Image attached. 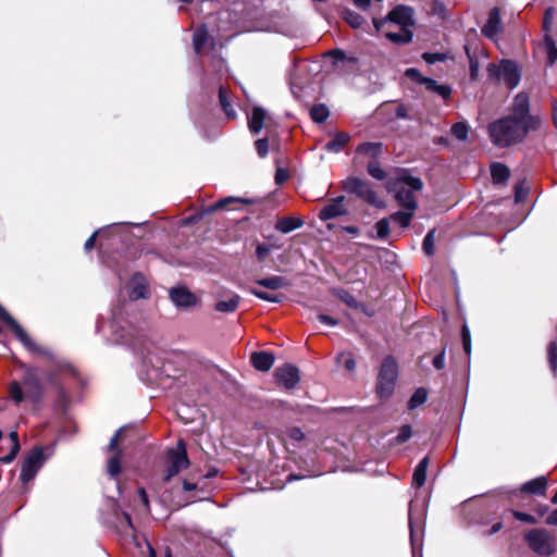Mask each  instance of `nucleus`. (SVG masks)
I'll use <instances>...</instances> for the list:
<instances>
[{
  "instance_id": "26",
  "label": "nucleus",
  "mask_w": 557,
  "mask_h": 557,
  "mask_svg": "<svg viewBox=\"0 0 557 557\" xmlns=\"http://www.w3.org/2000/svg\"><path fill=\"white\" fill-rule=\"evenodd\" d=\"M256 283L262 287H265V288H269L272 290L285 288L289 285L288 281L285 277L280 276V275H273V276H269V277H264V278H259L256 281Z\"/></svg>"
},
{
  "instance_id": "57",
  "label": "nucleus",
  "mask_w": 557,
  "mask_h": 557,
  "mask_svg": "<svg viewBox=\"0 0 557 557\" xmlns=\"http://www.w3.org/2000/svg\"><path fill=\"white\" fill-rule=\"evenodd\" d=\"M433 366L437 370H442L445 367V352L442 351L433 358Z\"/></svg>"
},
{
  "instance_id": "64",
  "label": "nucleus",
  "mask_w": 557,
  "mask_h": 557,
  "mask_svg": "<svg viewBox=\"0 0 557 557\" xmlns=\"http://www.w3.org/2000/svg\"><path fill=\"white\" fill-rule=\"evenodd\" d=\"M545 522L548 525L557 527V509H555L550 512V515L546 518Z\"/></svg>"
},
{
  "instance_id": "17",
  "label": "nucleus",
  "mask_w": 557,
  "mask_h": 557,
  "mask_svg": "<svg viewBox=\"0 0 557 557\" xmlns=\"http://www.w3.org/2000/svg\"><path fill=\"white\" fill-rule=\"evenodd\" d=\"M128 296L133 300L148 298L149 287L146 278L141 274L136 273L131 278L128 283Z\"/></svg>"
},
{
  "instance_id": "58",
  "label": "nucleus",
  "mask_w": 557,
  "mask_h": 557,
  "mask_svg": "<svg viewBox=\"0 0 557 557\" xmlns=\"http://www.w3.org/2000/svg\"><path fill=\"white\" fill-rule=\"evenodd\" d=\"M289 174H288V171L285 170V169H277L276 173H275V182L276 184L281 185L283 184L284 182L287 181Z\"/></svg>"
},
{
  "instance_id": "61",
  "label": "nucleus",
  "mask_w": 557,
  "mask_h": 557,
  "mask_svg": "<svg viewBox=\"0 0 557 557\" xmlns=\"http://www.w3.org/2000/svg\"><path fill=\"white\" fill-rule=\"evenodd\" d=\"M219 100L221 107H223L226 103H230L228 92L224 86H221L219 89Z\"/></svg>"
},
{
  "instance_id": "60",
  "label": "nucleus",
  "mask_w": 557,
  "mask_h": 557,
  "mask_svg": "<svg viewBox=\"0 0 557 557\" xmlns=\"http://www.w3.org/2000/svg\"><path fill=\"white\" fill-rule=\"evenodd\" d=\"M18 450H20V444H15L14 446H12L11 451L5 457L2 458V461L4 463H9V462L13 461L14 458L16 457Z\"/></svg>"
},
{
  "instance_id": "28",
  "label": "nucleus",
  "mask_w": 557,
  "mask_h": 557,
  "mask_svg": "<svg viewBox=\"0 0 557 557\" xmlns=\"http://www.w3.org/2000/svg\"><path fill=\"white\" fill-rule=\"evenodd\" d=\"M350 136L347 133H336L335 136L325 144L324 149L330 152H339L349 141Z\"/></svg>"
},
{
  "instance_id": "27",
  "label": "nucleus",
  "mask_w": 557,
  "mask_h": 557,
  "mask_svg": "<svg viewBox=\"0 0 557 557\" xmlns=\"http://www.w3.org/2000/svg\"><path fill=\"white\" fill-rule=\"evenodd\" d=\"M429 457H424L420 460L418 466L416 467L412 475V485L416 487H421L425 483L426 479V470L429 467Z\"/></svg>"
},
{
  "instance_id": "56",
  "label": "nucleus",
  "mask_w": 557,
  "mask_h": 557,
  "mask_svg": "<svg viewBox=\"0 0 557 557\" xmlns=\"http://www.w3.org/2000/svg\"><path fill=\"white\" fill-rule=\"evenodd\" d=\"M233 201H242V202H246V203L250 202L249 200H245V199H242V198L227 197V198L219 200L216 202V205L214 206V208L215 209L224 208L227 203L233 202Z\"/></svg>"
},
{
  "instance_id": "55",
  "label": "nucleus",
  "mask_w": 557,
  "mask_h": 557,
  "mask_svg": "<svg viewBox=\"0 0 557 557\" xmlns=\"http://www.w3.org/2000/svg\"><path fill=\"white\" fill-rule=\"evenodd\" d=\"M552 21H553V9L548 8L545 12L544 22H543V28L546 34L550 29Z\"/></svg>"
},
{
  "instance_id": "18",
  "label": "nucleus",
  "mask_w": 557,
  "mask_h": 557,
  "mask_svg": "<svg viewBox=\"0 0 557 557\" xmlns=\"http://www.w3.org/2000/svg\"><path fill=\"white\" fill-rule=\"evenodd\" d=\"M120 436V431H117L114 436L111 438L108 449L110 451H113V456H111L108 460V472L112 478L117 476V474L121 471V458H122V451L121 449H117V441Z\"/></svg>"
},
{
  "instance_id": "49",
  "label": "nucleus",
  "mask_w": 557,
  "mask_h": 557,
  "mask_svg": "<svg viewBox=\"0 0 557 557\" xmlns=\"http://www.w3.org/2000/svg\"><path fill=\"white\" fill-rule=\"evenodd\" d=\"M405 75L420 85H423V79H426V77L421 75V73L414 67L407 69Z\"/></svg>"
},
{
  "instance_id": "40",
  "label": "nucleus",
  "mask_w": 557,
  "mask_h": 557,
  "mask_svg": "<svg viewBox=\"0 0 557 557\" xmlns=\"http://www.w3.org/2000/svg\"><path fill=\"white\" fill-rule=\"evenodd\" d=\"M376 237L380 239H384L389 234V219L384 218L375 223Z\"/></svg>"
},
{
  "instance_id": "36",
  "label": "nucleus",
  "mask_w": 557,
  "mask_h": 557,
  "mask_svg": "<svg viewBox=\"0 0 557 557\" xmlns=\"http://www.w3.org/2000/svg\"><path fill=\"white\" fill-rule=\"evenodd\" d=\"M330 115L329 108L325 104H314L310 110L311 119L317 123H323Z\"/></svg>"
},
{
  "instance_id": "51",
  "label": "nucleus",
  "mask_w": 557,
  "mask_h": 557,
  "mask_svg": "<svg viewBox=\"0 0 557 557\" xmlns=\"http://www.w3.org/2000/svg\"><path fill=\"white\" fill-rule=\"evenodd\" d=\"M256 149L259 157L263 158L268 154L269 143L267 138H260L256 141Z\"/></svg>"
},
{
  "instance_id": "7",
  "label": "nucleus",
  "mask_w": 557,
  "mask_h": 557,
  "mask_svg": "<svg viewBox=\"0 0 557 557\" xmlns=\"http://www.w3.org/2000/svg\"><path fill=\"white\" fill-rule=\"evenodd\" d=\"M398 376V367L392 357H386L380 368L377 376V395L381 399L388 398L394 391Z\"/></svg>"
},
{
  "instance_id": "30",
  "label": "nucleus",
  "mask_w": 557,
  "mask_h": 557,
  "mask_svg": "<svg viewBox=\"0 0 557 557\" xmlns=\"http://www.w3.org/2000/svg\"><path fill=\"white\" fill-rule=\"evenodd\" d=\"M240 297L237 294H232L226 300H219L214 308L219 312L230 313L234 312L239 305Z\"/></svg>"
},
{
  "instance_id": "47",
  "label": "nucleus",
  "mask_w": 557,
  "mask_h": 557,
  "mask_svg": "<svg viewBox=\"0 0 557 557\" xmlns=\"http://www.w3.org/2000/svg\"><path fill=\"white\" fill-rule=\"evenodd\" d=\"M461 336H462L463 350H465V352L467 355H470V351H471V337H470V330L467 326V324H465L462 326Z\"/></svg>"
},
{
  "instance_id": "25",
  "label": "nucleus",
  "mask_w": 557,
  "mask_h": 557,
  "mask_svg": "<svg viewBox=\"0 0 557 557\" xmlns=\"http://www.w3.org/2000/svg\"><path fill=\"white\" fill-rule=\"evenodd\" d=\"M304 221L301 219L287 216L280 219L275 224V228L283 234H287L301 227Z\"/></svg>"
},
{
  "instance_id": "8",
  "label": "nucleus",
  "mask_w": 557,
  "mask_h": 557,
  "mask_svg": "<svg viewBox=\"0 0 557 557\" xmlns=\"http://www.w3.org/2000/svg\"><path fill=\"white\" fill-rule=\"evenodd\" d=\"M343 189L348 194H354L366 202L376 207L384 208L385 202L376 196L369 183L361 178L349 176L343 181Z\"/></svg>"
},
{
  "instance_id": "50",
  "label": "nucleus",
  "mask_w": 557,
  "mask_h": 557,
  "mask_svg": "<svg viewBox=\"0 0 557 557\" xmlns=\"http://www.w3.org/2000/svg\"><path fill=\"white\" fill-rule=\"evenodd\" d=\"M271 252V248L264 244H258L256 248V257L259 262H263Z\"/></svg>"
},
{
  "instance_id": "11",
  "label": "nucleus",
  "mask_w": 557,
  "mask_h": 557,
  "mask_svg": "<svg viewBox=\"0 0 557 557\" xmlns=\"http://www.w3.org/2000/svg\"><path fill=\"white\" fill-rule=\"evenodd\" d=\"M168 458L169 467L164 478L165 481L171 480V478L175 476L189 466V459L187 457L186 446L183 440L177 442L175 449L169 451Z\"/></svg>"
},
{
  "instance_id": "23",
  "label": "nucleus",
  "mask_w": 557,
  "mask_h": 557,
  "mask_svg": "<svg viewBox=\"0 0 557 557\" xmlns=\"http://www.w3.org/2000/svg\"><path fill=\"white\" fill-rule=\"evenodd\" d=\"M403 209L393 213L389 221L397 223L400 227H407L410 224L412 216L417 209H411L410 206H400Z\"/></svg>"
},
{
  "instance_id": "41",
  "label": "nucleus",
  "mask_w": 557,
  "mask_h": 557,
  "mask_svg": "<svg viewBox=\"0 0 557 557\" xmlns=\"http://www.w3.org/2000/svg\"><path fill=\"white\" fill-rule=\"evenodd\" d=\"M249 292L253 296L258 297L259 299H262V300H265L269 302H280L282 299V297L280 295L270 294V293L257 289V288H250Z\"/></svg>"
},
{
  "instance_id": "37",
  "label": "nucleus",
  "mask_w": 557,
  "mask_h": 557,
  "mask_svg": "<svg viewBox=\"0 0 557 557\" xmlns=\"http://www.w3.org/2000/svg\"><path fill=\"white\" fill-rule=\"evenodd\" d=\"M544 45L547 52L548 63L552 65L557 61V47L555 46L554 39L545 34Z\"/></svg>"
},
{
  "instance_id": "43",
  "label": "nucleus",
  "mask_w": 557,
  "mask_h": 557,
  "mask_svg": "<svg viewBox=\"0 0 557 557\" xmlns=\"http://www.w3.org/2000/svg\"><path fill=\"white\" fill-rule=\"evenodd\" d=\"M334 58V63L338 65L339 63L348 62L351 64L357 63V59L355 57H347L342 50H334L330 53Z\"/></svg>"
},
{
  "instance_id": "3",
  "label": "nucleus",
  "mask_w": 557,
  "mask_h": 557,
  "mask_svg": "<svg viewBox=\"0 0 557 557\" xmlns=\"http://www.w3.org/2000/svg\"><path fill=\"white\" fill-rule=\"evenodd\" d=\"M531 129L534 127L523 121L507 116L493 122L488 127V133L494 145L508 147L522 141Z\"/></svg>"
},
{
  "instance_id": "59",
  "label": "nucleus",
  "mask_w": 557,
  "mask_h": 557,
  "mask_svg": "<svg viewBox=\"0 0 557 557\" xmlns=\"http://www.w3.org/2000/svg\"><path fill=\"white\" fill-rule=\"evenodd\" d=\"M318 319L321 323L326 324L329 326H336L338 321L331 315L327 314H319Z\"/></svg>"
},
{
  "instance_id": "29",
  "label": "nucleus",
  "mask_w": 557,
  "mask_h": 557,
  "mask_svg": "<svg viewBox=\"0 0 557 557\" xmlns=\"http://www.w3.org/2000/svg\"><path fill=\"white\" fill-rule=\"evenodd\" d=\"M424 84L423 86L432 92L437 94L443 99L449 98L451 94V88L448 85H441L435 79L426 77V79H423Z\"/></svg>"
},
{
  "instance_id": "2",
  "label": "nucleus",
  "mask_w": 557,
  "mask_h": 557,
  "mask_svg": "<svg viewBox=\"0 0 557 557\" xmlns=\"http://www.w3.org/2000/svg\"><path fill=\"white\" fill-rule=\"evenodd\" d=\"M423 188L420 177L413 176L409 170H397L394 177L386 182V189L394 195L399 206H410L417 209V194Z\"/></svg>"
},
{
  "instance_id": "31",
  "label": "nucleus",
  "mask_w": 557,
  "mask_h": 557,
  "mask_svg": "<svg viewBox=\"0 0 557 557\" xmlns=\"http://www.w3.org/2000/svg\"><path fill=\"white\" fill-rule=\"evenodd\" d=\"M385 37L397 45L409 44L412 40L413 33L411 29L400 28L399 32H386Z\"/></svg>"
},
{
  "instance_id": "44",
  "label": "nucleus",
  "mask_w": 557,
  "mask_h": 557,
  "mask_svg": "<svg viewBox=\"0 0 557 557\" xmlns=\"http://www.w3.org/2000/svg\"><path fill=\"white\" fill-rule=\"evenodd\" d=\"M547 352L549 367L555 373L557 370V344L555 342L549 343Z\"/></svg>"
},
{
  "instance_id": "54",
  "label": "nucleus",
  "mask_w": 557,
  "mask_h": 557,
  "mask_svg": "<svg viewBox=\"0 0 557 557\" xmlns=\"http://www.w3.org/2000/svg\"><path fill=\"white\" fill-rule=\"evenodd\" d=\"M422 58L429 64H434V63H436L438 61H444L445 60V55L444 54H441V53H430V52L423 53Z\"/></svg>"
},
{
  "instance_id": "62",
  "label": "nucleus",
  "mask_w": 557,
  "mask_h": 557,
  "mask_svg": "<svg viewBox=\"0 0 557 557\" xmlns=\"http://www.w3.org/2000/svg\"><path fill=\"white\" fill-rule=\"evenodd\" d=\"M470 77H471L472 81H475L479 77V63H478V61H474V60L470 61Z\"/></svg>"
},
{
  "instance_id": "34",
  "label": "nucleus",
  "mask_w": 557,
  "mask_h": 557,
  "mask_svg": "<svg viewBox=\"0 0 557 557\" xmlns=\"http://www.w3.org/2000/svg\"><path fill=\"white\" fill-rule=\"evenodd\" d=\"M343 18L354 29H359L364 24V18L359 13L349 9L343 11Z\"/></svg>"
},
{
  "instance_id": "53",
  "label": "nucleus",
  "mask_w": 557,
  "mask_h": 557,
  "mask_svg": "<svg viewBox=\"0 0 557 557\" xmlns=\"http://www.w3.org/2000/svg\"><path fill=\"white\" fill-rule=\"evenodd\" d=\"M287 437L293 442H300L305 438L304 432L298 428H292L287 431Z\"/></svg>"
},
{
  "instance_id": "32",
  "label": "nucleus",
  "mask_w": 557,
  "mask_h": 557,
  "mask_svg": "<svg viewBox=\"0 0 557 557\" xmlns=\"http://www.w3.org/2000/svg\"><path fill=\"white\" fill-rule=\"evenodd\" d=\"M491 175L495 184H503L508 180L510 172L506 165L502 163H493L491 165Z\"/></svg>"
},
{
  "instance_id": "46",
  "label": "nucleus",
  "mask_w": 557,
  "mask_h": 557,
  "mask_svg": "<svg viewBox=\"0 0 557 557\" xmlns=\"http://www.w3.org/2000/svg\"><path fill=\"white\" fill-rule=\"evenodd\" d=\"M511 513L517 520H519L521 522H524L528 524H536L537 523V519L530 513H525V512H522L519 510H511Z\"/></svg>"
},
{
  "instance_id": "6",
  "label": "nucleus",
  "mask_w": 557,
  "mask_h": 557,
  "mask_svg": "<svg viewBox=\"0 0 557 557\" xmlns=\"http://www.w3.org/2000/svg\"><path fill=\"white\" fill-rule=\"evenodd\" d=\"M529 548L536 555L548 557L556 552L554 535L546 529H532L524 534Z\"/></svg>"
},
{
  "instance_id": "20",
  "label": "nucleus",
  "mask_w": 557,
  "mask_h": 557,
  "mask_svg": "<svg viewBox=\"0 0 557 557\" xmlns=\"http://www.w3.org/2000/svg\"><path fill=\"white\" fill-rule=\"evenodd\" d=\"M252 366L262 372L269 371L274 363V356L268 351H256L250 356Z\"/></svg>"
},
{
  "instance_id": "39",
  "label": "nucleus",
  "mask_w": 557,
  "mask_h": 557,
  "mask_svg": "<svg viewBox=\"0 0 557 557\" xmlns=\"http://www.w3.org/2000/svg\"><path fill=\"white\" fill-rule=\"evenodd\" d=\"M368 173L375 180L382 181L386 177L385 171L377 161H371L367 166Z\"/></svg>"
},
{
  "instance_id": "9",
  "label": "nucleus",
  "mask_w": 557,
  "mask_h": 557,
  "mask_svg": "<svg viewBox=\"0 0 557 557\" xmlns=\"http://www.w3.org/2000/svg\"><path fill=\"white\" fill-rule=\"evenodd\" d=\"M375 33H380L386 23H394L400 28L411 29L413 21V10L407 5L395 7L385 17L372 20Z\"/></svg>"
},
{
  "instance_id": "19",
  "label": "nucleus",
  "mask_w": 557,
  "mask_h": 557,
  "mask_svg": "<svg viewBox=\"0 0 557 557\" xmlns=\"http://www.w3.org/2000/svg\"><path fill=\"white\" fill-rule=\"evenodd\" d=\"M344 199H345L344 196H339V197L333 199L330 203H327L326 206H324L321 209V211L319 213V218L322 221H327V220H331V219H334V218L345 214L346 209L343 205Z\"/></svg>"
},
{
  "instance_id": "21",
  "label": "nucleus",
  "mask_w": 557,
  "mask_h": 557,
  "mask_svg": "<svg viewBox=\"0 0 557 557\" xmlns=\"http://www.w3.org/2000/svg\"><path fill=\"white\" fill-rule=\"evenodd\" d=\"M546 488L547 479L544 475L530 480L521 486L522 492L541 496L545 495Z\"/></svg>"
},
{
  "instance_id": "13",
  "label": "nucleus",
  "mask_w": 557,
  "mask_h": 557,
  "mask_svg": "<svg viewBox=\"0 0 557 557\" xmlns=\"http://www.w3.org/2000/svg\"><path fill=\"white\" fill-rule=\"evenodd\" d=\"M529 107L530 104L528 95L524 92H519L513 100V115L511 117L523 121V123L536 128L540 121L539 119L529 114Z\"/></svg>"
},
{
  "instance_id": "5",
  "label": "nucleus",
  "mask_w": 557,
  "mask_h": 557,
  "mask_svg": "<svg viewBox=\"0 0 557 557\" xmlns=\"http://www.w3.org/2000/svg\"><path fill=\"white\" fill-rule=\"evenodd\" d=\"M487 74L490 79L503 82L509 89L516 88L521 78L517 63L510 60H502L498 64L490 63Z\"/></svg>"
},
{
  "instance_id": "14",
  "label": "nucleus",
  "mask_w": 557,
  "mask_h": 557,
  "mask_svg": "<svg viewBox=\"0 0 557 557\" xmlns=\"http://www.w3.org/2000/svg\"><path fill=\"white\" fill-rule=\"evenodd\" d=\"M275 379L286 389L294 388L299 382V370L293 364H285L275 370Z\"/></svg>"
},
{
  "instance_id": "35",
  "label": "nucleus",
  "mask_w": 557,
  "mask_h": 557,
  "mask_svg": "<svg viewBox=\"0 0 557 557\" xmlns=\"http://www.w3.org/2000/svg\"><path fill=\"white\" fill-rule=\"evenodd\" d=\"M428 399V392L425 388L420 387L416 389V392L412 394L408 401V408L410 410H413L418 408L419 406L423 405Z\"/></svg>"
},
{
  "instance_id": "22",
  "label": "nucleus",
  "mask_w": 557,
  "mask_h": 557,
  "mask_svg": "<svg viewBox=\"0 0 557 557\" xmlns=\"http://www.w3.org/2000/svg\"><path fill=\"white\" fill-rule=\"evenodd\" d=\"M267 112L261 107H255L250 115H248V127L251 133L258 134L263 125Z\"/></svg>"
},
{
  "instance_id": "16",
  "label": "nucleus",
  "mask_w": 557,
  "mask_h": 557,
  "mask_svg": "<svg viewBox=\"0 0 557 557\" xmlns=\"http://www.w3.org/2000/svg\"><path fill=\"white\" fill-rule=\"evenodd\" d=\"M169 295L172 302L178 308H188L197 302V297L186 287H172Z\"/></svg>"
},
{
  "instance_id": "52",
  "label": "nucleus",
  "mask_w": 557,
  "mask_h": 557,
  "mask_svg": "<svg viewBox=\"0 0 557 557\" xmlns=\"http://www.w3.org/2000/svg\"><path fill=\"white\" fill-rule=\"evenodd\" d=\"M337 296L350 307H357V300L348 292L341 289L337 292Z\"/></svg>"
},
{
  "instance_id": "38",
  "label": "nucleus",
  "mask_w": 557,
  "mask_h": 557,
  "mask_svg": "<svg viewBox=\"0 0 557 557\" xmlns=\"http://www.w3.org/2000/svg\"><path fill=\"white\" fill-rule=\"evenodd\" d=\"M450 132H451L453 136H455L458 140L463 141L468 138L469 127H468L467 123L458 122L451 126Z\"/></svg>"
},
{
  "instance_id": "10",
  "label": "nucleus",
  "mask_w": 557,
  "mask_h": 557,
  "mask_svg": "<svg viewBox=\"0 0 557 557\" xmlns=\"http://www.w3.org/2000/svg\"><path fill=\"white\" fill-rule=\"evenodd\" d=\"M45 450L48 448L36 446L30 449L22 462L20 479L23 484H27L34 480L38 471L44 466L47 460V456H45Z\"/></svg>"
},
{
  "instance_id": "45",
  "label": "nucleus",
  "mask_w": 557,
  "mask_h": 557,
  "mask_svg": "<svg viewBox=\"0 0 557 557\" xmlns=\"http://www.w3.org/2000/svg\"><path fill=\"white\" fill-rule=\"evenodd\" d=\"M412 435V429L409 424H405L399 429L397 436L395 437L396 444H403L407 442Z\"/></svg>"
},
{
  "instance_id": "42",
  "label": "nucleus",
  "mask_w": 557,
  "mask_h": 557,
  "mask_svg": "<svg viewBox=\"0 0 557 557\" xmlns=\"http://www.w3.org/2000/svg\"><path fill=\"white\" fill-rule=\"evenodd\" d=\"M435 231L432 230L430 231L424 239H423V244H422V248H423V251L428 255V256H432L434 253V240H435Z\"/></svg>"
},
{
  "instance_id": "63",
  "label": "nucleus",
  "mask_w": 557,
  "mask_h": 557,
  "mask_svg": "<svg viewBox=\"0 0 557 557\" xmlns=\"http://www.w3.org/2000/svg\"><path fill=\"white\" fill-rule=\"evenodd\" d=\"M138 496L143 503V505L145 506L146 510L149 511L150 507H149V498H148V495L145 491V488H139L138 490Z\"/></svg>"
},
{
  "instance_id": "12",
  "label": "nucleus",
  "mask_w": 557,
  "mask_h": 557,
  "mask_svg": "<svg viewBox=\"0 0 557 557\" xmlns=\"http://www.w3.org/2000/svg\"><path fill=\"white\" fill-rule=\"evenodd\" d=\"M106 326L110 329L111 341L116 344L134 345L133 333L128 325H122L117 321L116 313L113 312V320L110 323L98 322L97 332H104Z\"/></svg>"
},
{
  "instance_id": "24",
  "label": "nucleus",
  "mask_w": 557,
  "mask_h": 557,
  "mask_svg": "<svg viewBox=\"0 0 557 557\" xmlns=\"http://www.w3.org/2000/svg\"><path fill=\"white\" fill-rule=\"evenodd\" d=\"M383 145L381 143H363L360 144L356 152L364 154L372 159V161H376V159L382 154Z\"/></svg>"
},
{
  "instance_id": "4",
  "label": "nucleus",
  "mask_w": 557,
  "mask_h": 557,
  "mask_svg": "<svg viewBox=\"0 0 557 557\" xmlns=\"http://www.w3.org/2000/svg\"><path fill=\"white\" fill-rule=\"evenodd\" d=\"M0 320L4 322L22 345L34 356H42L48 360L54 361V355L48 348L36 344L17 321L0 305Z\"/></svg>"
},
{
  "instance_id": "48",
  "label": "nucleus",
  "mask_w": 557,
  "mask_h": 557,
  "mask_svg": "<svg viewBox=\"0 0 557 557\" xmlns=\"http://www.w3.org/2000/svg\"><path fill=\"white\" fill-rule=\"evenodd\" d=\"M528 195V187L524 186V182H520L515 186V200L521 202Z\"/></svg>"
},
{
  "instance_id": "33",
  "label": "nucleus",
  "mask_w": 557,
  "mask_h": 557,
  "mask_svg": "<svg viewBox=\"0 0 557 557\" xmlns=\"http://www.w3.org/2000/svg\"><path fill=\"white\" fill-rule=\"evenodd\" d=\"M208 30L205 26L197 28L193 35L194 49L197 54H200L208 42Z\"/></svg>"
},
{
  "instance_id": "1",
  "label": "nucleus",
  "mask_w": 557,
  "mask_h": 557,
  "mask_svg": "<svg viewBox=\"0 0 557 557\" xmlns=\"http://www.w3.org/2000/svg\"><path fill=\"white\" fill-rule=\"evenodd\" d=\"M18 368L23 371V374L20 380H14L9 384L10 398L16 405L24 401L33 405L39 404L45 395V386L38 370L24 362H18Z\"/></svg>"
},
{
  "instance_id": "15",
  "label": "nucleus",
  "mask_w": 557,
  "mask_h": 557,
  "mask_svg": "<svg viewBox=\"0 0 557 557\" xmlns=\"http://www.w3.org/2000/svg\"><path fill=\"white\" fill-rule=\"evenodd\" d=\"M503 29L504 26L500 17V11L498 8H493L488 13L486 23L481 29L482 34L492 40H496Z\"/></svg>"
}]
</instances>
